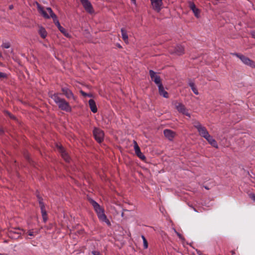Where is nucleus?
Here are the masks:
<instances>
[{
    "label": "nucleus",
    "instance_id": "obj_40",
    "mask_svg": "<svg viewBox=\"0 0 255 255\" xmlns=\"http://www.w3.org/2000/svg\"><path fill=\"white\" fill-rule=\"evenodd\" d=\"M232 255H234L235 254V252L234 251H232L231 252Z\"/></svg>",
    "mask_w": 255,
    "mask_h": 255
},
{
    "label": "nucleus",
    "instance_id": "obj_44",
    "mask_svg": "<svg viewBox=\"0 0 255 255\" xmlns=\"http://www.w3.org/2000/svg\"><path fill=\"white\" fill-rule=\"evenodd\" d=\"M124 212H123L122 213V216L124 217Z\"/></svg>",
    "mask_w": 255,
    "mask_h": 255
},
{
    "label": "nucleus",
    "instance_id": "obj_27",
    "mask_svg": "<svg viewBox=\"0 0 255 255\" xmlns=\"http://www.w3.org/2000/svg\"><path fill=\"white\" fill-rule=\"evenodd\" d=\"M36 196L38 198V203H39V206H40V208L45 207V205H44V202H43L42 198L41 197H40L39 194H37L36 195Z\"/></svg>",
    "mask_w": 255,
    "mask_h": 255
},
{
    "label": "nucleus",
    "instance_id": "obj_31",
    "mask_svg": "<svg viewBox=\"0 0 255 255\" xmlns=\"http://www.w3.org/2000/svg\"><path fill=\"white\" fill-rule=\"evenodd\" d=\"M7 75L3 72H0V79L2 80L3 79H7Z\"/></svg>",
    "mask_w": 255,
    "mask_h": 255
},
{
    "label": "nucleus",
    "instance_id": "obj_10",
    "mask_svg": "<svg viewBox=\"0 0 255 255\" xmlns=\"http://www.w3.org/2000/svg\"><path fill=\"white\" fill-rule=\"evenodd\" d=\"M150 76L151 80L154 82L158 86L160 84H162L161 82L160 77L156 74V73L152 70H150L149 71Z\"/></svg>",
    "mask_w": 255,
    "mask_h": 255
},
{
    "label": "nucleus",
    "instance_id": "obj_5",
    "mask_svg": "<svg viewBox=\"0 0 255 255\" xmlns=\"http://www.w3.org/2000/svg\"><path fill=\"white\" fill-rule=\"evenodd\" d=\"M93 134L95 140L99 143H101L103 141L104 133L101 129L95 128L93 130Z\"/></svg>",
    "mask_w": 255,
    "mask_h": 255
},
{
    "label": "nucleus",
    "instance_id": "obj_9",
    "mask_svg": "<svg viewBox=\"0 0 255 255\" xmlns=\"http://www.w3.org/2000/svg\"><path fill=\"white\" fill-rule=\"evenodd\" d=\"M153 9L157 12H159L162 5V0H150Z\"/></svg>",
    "mask_w": 255,
    "mask_h": 255
},
{
    "label": "nucleus",
    "instance_id": "obj_3",
    "mask_svg": "<svg viewBox=\"0 0 255 255\" xmlns=\"http://www.w3.org/2000/svg\"><path fill=\"white\" fill-rule=\"evenodd\" d=\"M232 54L240 58L245 64L252 68H255V63L249 58L238 53H232Z\"/></svg>",
    "mask_w": 255,
    "mask_h": 255
},
{
    "label": "nucleus",
    "instance_id": "obj_23",
    "mask_svg": "<svg viewBox=\"0 0 255 255\" xmlns=\"http://www.w3.org/2000/svg\"><path fill=\"white\" fill-rule=\"evenodd\" d=\"M41 212L44 222H46L47 220V215L45 207L40 208Z\"/></svg>",
    "mask_w": 255,
    "mask_h": 255
},
{
    "label": "nucleus",
    "instance_id": "obj_12",
    "mask_svg": "<svg viewBox=\"0 0 255 255\" xmlns=\"http://www.w3.org/2000/svg\"><path fill=\"white\" fill-rule=\"evenodd\" d=\"M99 219L102 221L105 222L108 226H111V224L109 220L107 218V216L105 214V210L102 211L97 214Z\"/></svg>",
    "mask_w": 255,
    "mask_h": 255
},
{
    "label": "nucleus",
    "instance_id": "obj_36",
    "mask_svg": "<svg viewBox=\"0 0 255 255\" xmlns=\"http://www.w3.org/2000/svg\"><path fill=\"white\" fill-rule=\"evenodd\" d=\"M177 235L178 236V237L180 238V239H182V236L179 233H178L177 232L175 231Z\"/></svg>",
    "mask_w": 255,
    "mask_h": 255
},
{
    "label": "nucleus",
    "instance_id": "obj_8",
    "mask_svg": "<svg viewBox=\"0 0 255 255\" xmlns=\"http://www.w3.org/2000/svg\"><path fill=\"white\" fill-rule=\"evenodd\" d=\"M170 52L177 55H181L184 53V48L182 46L177 45L174 48H171Z\"/></svg>",
    "mask_w": 255,
    "mask_h": 255
},
{
    "label": "nucleus",
    "instance_id": "obj_48",
    "mask_svg": "<svg viewBox=\"0 0 255 255\" xmlns=\"http://www.w3.org/2000/svg\"><path fill=\"white\" fill-rule=\"evenodd\" d=\"M2 56V54L0 53V57Z\"/></svg>",
    "mask_w": 255,
    "mask_h": 255
},
{
    "label": "nucleus",
    "instance_id": "obj_24",
    "mask_svg": "<svg viewBox=\"0 0 255 255\" xmlns=\"http://www.w3.org/2000/svg\"><path fill=\"white\" fill-rule=\"evenodd\" d=\"M121 33H122V36L123 39L125 42L128 41V34L127 32V30L125 29L122 28L121 29Z\"/></svg>",
    "mask_w": 255,
    "mask_h": 255
},
{
    "label": "nucleus",
    "instance_id": "obj_45",
    "mask_svg": "<svg viewBox=\"0 0 255 255\" xmlns=\"http://www.w3.org/2000/svg\"><path fill=\"white\" fill-rule=\"evenodd\" d=\"M0 132V133H3L4 131H3V130H1Z\"/></svg>",
    "mask_w": 255,
    "mask_h": 255
},
{
    "label": "nucleus",
    "instance_id": "obj_47",
    "mask_svg": "<svg viewBox=\"0 0 255 255\" xmlns=\"http://www.w3.org/2000/svg\"><path fill=\"white\" fill-rule=\"evenodd\" d=\"M87 96L91 97V95L88 94V95H87Z\"/></svg>",
    "mask_w": 255,
    "mask_h": 255
},
{
    "label": "nucleus",
    "instance_id": "obj_37",
    "mask_svg": "<svg viewBox=\"0 0 255 255\" xmlns=\"http://www.w3.org/2000/svg\"><path fill=\"white\" fill-rule=\"evenodd\" d=\"M5 113H6V115H7L9 117L10 116H11V114H10V113L9 112H8V111H6V112H5Z\"/></svg>",
    "mask_w": 255,
    "mask_h": 255
},
{
    "label": "nucleus",
    "instance_id": "obj_6",
    "mask_svg": "<svg viewBox=\"0 0 255 255\" xmlns=\"http://www.w3.org/2000/svg\"><path fill=\"white\" fill-rule=\"evenodd\" d=\"M80 2L87 12L90 14L94 13V10L93 6L89 0H80Z\"/></svg>",
    "mask_w": 255,
    "mask_h": 255
},
{
    "label": "nucleus",
    "instance_id": "obj_4",
    "mask_svg": "<svg viewBox=\"0 0 255 255\" xmlns=\"http://www.w3.org/2000/svg\"><path fill=\"white\" fill-rule=\"evenodd\" d=\"M174 105L176 109L179 113H181L182 114L188 116V117L190 118V114L188 113V110L186 109L185 106L183 104L179 103L177 101H175L174 103Z\"/></svg>",
    "mask_w": 255,
    "mask_h": 255
},
{
    "label": "nucleus",
    "instance_id": "obj_38",
    "mask_svg": "<svg viewBox=\"0 0 255 255\" xmlns=\"http://www.w3.org/2000/svg\"><path fill=\"white\" fill-rule=\"evenodd\" d=\"M10 118L12 119H15V117L12 115V114L11 115V116H9Z\"/></svg>",
    "mask_w": 255,
    "mask_h": 255
},
{
    "label": "nucleus",
    "instance_id": "obj_20",
    "mask_svg": "<svg viewBox=\"0 0 255 255\" xmlns=\"http://www.w3.org/2000/svg\"><path fill=\"white\" fill-rule=\"evenodd\" d=\"M89 105L90 109L93 113H96L97 112V108L96 105V103L93 99H90L89 101Z\"/></svg>",
    "mask_w": 255,
    "mask_h": 255
},
{
    "label": "nucleus",
    "instance_id": "obj_25",
    "mask_svg": "<svg viewBox=\"0 0 255 255\" xmlns=\"http://www.w3.org/2000/svg\"><path fill=\"white\" fill-rule=\"evenodd\" d=\"M9 236L13 238H17L19 237L20 234L16 232L10 231L9 232Z\"/></svg>",
    "mask_w": 255,
    "mask_h": 255
},
{
    "label": "nucleus",
    "instance_id": "obj_49",
    "mask_svg": "<svg viewBox=\"0 0 255 255\" xmlns=\"http://www.w3.org/2000/svg\"><path fill=\"white\" fill-rule=\"evenodd\" d=\"M205 188H206V189H208V187H205Z\"/></svg>",
    "mask_w": 255,
    "mask_h": 255
},
{
    "label": "nucleus",
    "instance_id": "obj_14",
    "mask_svg": "<svg viewBox=\"0 0 255 255\" xmlns=\"http://www.w3.org/2000/svg\"><path fill=\"white\" fill-rule=\"evenodd\" d=\"M89 202L91 203V204L93 206V207L95 212H96L97 214H98L99 213L101 212L102 211L104 210L94 200H93L92 199H89Z\"/></svg>",
    "mask_w": 255,
    "mask_h": 255
},
{
    "label": "nucleus",
    "instance_id": "obj_50",
    "mask_svg": "<svg viewBox=\"0 0 255 255\" xmlns=\"http://www.w3.org/2000/svg\"><path fill=\"white\" fill-rule=\"evenodd\" d=\"M205 188H206V189H208V187H205Z\"/></svg>",
    "mask_w": 255,
    "mask_h": 255
},
{
    "label": "nucleus",
    "instance_id": "obj_33",
    "mask_svg": "<svg viewBox=\"0 0 255 255\" xmlns=\"http://www.w3.org/2000/svg\"><path fill=\"white\" fill-rule=\"evenodd\" d=\"M92 254L93 255H102L100 252L98 251H93L92 252Z\"/></svg>",
    "mask_w": 255,
    "mask_h": 255
},
{
    "label": "nucleus",
    "instance_id": "obj_11",
    "mask_svg": "<svg viewBox=\"0 0 255 255\" xmlns=\"http://www.w3.org/2000/svg\"><path fill=\"white\" fill-rule=\"evenodd\" d=\"M134 149L136 155L142 160H145L146 159L145 156L142 154L140 151V149L136 141L134 140Z\"/></svg>",
    "mask_w": 255,
    "mask_h": 255
},
{
    "label": "nucleus",
    "instance_id": "obj_18",
    "mask_svg": "<svg viewBox=\"0 0 255 255\" xmlns=\"http://www.w3.org/2000/svg\"><path fill=\"white\" fill-rule=\"evenodd\" d=\"M205 138L213 147H216L217 148L218 147L217 141L209 134Z\"/></svg>",
    "mask_w": 255,
    "mask_h": 255
},
{
    "label": "nucleus",
    "instance_id": "obj_13",
    "mask_svg": "<svg viewBox=\"0 0 255 255\" xmlns=\"http://www.w3.org/2000/svg\"><path fill=\"white\" fill-rule=\"evenodd\" d=\"M58 149L60 153L61 154V156L64 159V160L66 162L70 161V157L68 154V153L65 150L64 147L62 146H58Z\"/></svg>",
    "mask_w": 255,
    "mask_h": 255
},
{
    "label": "nucleus",
    "instance_id": "obj_46",
    "mask_svg": "<svg viewBox=\"0 0 255 255\" xmlns=\"http://www.w3.org/2000/svg\"><path fill=\"white\" fill-rule=\"evenodd\" d=\"M128 210H126V209H124L123 210V211H128Z\"/></svg>",
    "mask_w": 255,
    "mask_h": 255
},
{
    "label": "nucleus",
    "instance_id": "obj_19",
    "mask_svg": "<svg viewBox=\"0 0 255 255\" xmlns=\"http://www.w3.org/2000/svg\"><path fill=\"white\" fill-rule=\"evenodd\" d=\"M197 130L199 134L204 138H205L209 134L206 128L203 126Z\"/></svg>",
    "mask_w": 255,
    "mask_h": 255
},
{
    "label": "nucleus",
    "instance_id": "obj_16",
    "mask_svg": "<svg viewBox=\"0 0 255 255\" xmlns=\"http://www.w3.org/2000/svg\"><path fill=\"white\" fill-rule=\"evenodd\" d=\"M163 133L165 136L171 141L173 140L176 135V133L174 131L168 129H164Z\"/></svg>",
    "mask_w": 255,
    "mask_h": 255
},
{
    "label": "nucleus",
    "instance_id": "obj_39",
    "mask_svg": "<svg viewBox=\"0 0 255 255\" xmlns=\"http://www.w3.org/2000/svg\"><path fill=\"white\" fill-rule=\"evenodd\" d=\"M252 33L253 37L255 38V32H252Z\"/></svg>",
    "mask_w": 255,
    "mask_h": 255
},
{
    "label": "nucleus",
    "instance_id": "obj_43",
    "mask_svg": "<svg viewBox=\"0 0 255 255\" xmlns=\"http://www.w3.org/2000/svg\"><path fill=\"white\" fill-rule=\"evenodd\" d=\"M25 157L28 159L29 160V157L28 156V155H25Z\"/></svg>",
    "mask_w": 255,
    "mask_h": 255
},
{
    "label": "nucleus",
    "instance_id": "obj_26",
    "mask_svg": "<svg viewBox=\"0 0 255 255\" xmlns=\"http://www.w3.org/2000/svg\"><path fill=\"white\" fill-rule=\"evenodd\" d=\"M189 85L191 88L193 92H194V93L195 94H196L197 95L199 94L198 90L195 88V84H194V83L190 82V83H189Z\"/></svg>",
    "mask_w": 255,
    "mask_h": 255
},
{
    "label": "nucleus",
    "instance_id": "obj_21",
    "mask_svg": "<svg viewBox=\"0 0 255 255\" xmlns=\"http://www.w3.org/2000/svg\"><path fill=\"white\" fill-rule=\"evenodd\" d=\"M158 87L159 94L163 97L167 98L168 97V94L166 91H165L163 85L160 84Z\"/></svg>",
    "mask_w": 255,
    "mask_h": 255
},
{
    "label": "nucleus",
    "instance_id": "obj_15",
    "mask_svg": "<svg viewBox=\"0 0 255 255\" xmlns=\"http://www.w3.org/2000/svg\"><path fill=\"white\" fill-rule=\"evenodd\" d=\"M61 91L63 92V94L66 97V98L68 99H74V96L72 93V92L68 89L67 87H64L61 88Z\"/></svg>",
    "mask_w": 255,
    "mask_h": 255
},
{
    "label": "nucleus",
    "instance_id": "obj_42",
    "mask_svg": "<svg viewBox=\"0 0 255 255\" xmlns=\"http://www.w3.org/2000/svg\"><path fill=\"white\" fill-rule=\"evenodd\" d=\"M9 8L10 9H12L13 8V5H9Z\"/></svg>",
    "mask_w": 255,
    "mask_h": 255
},
{
    "label": "nucleus",
    "instance_id": "obj_34",
    "mask_svg": "<svg viewBox=\"0 0 255 255\" xmlns=\"http://www.w3.org/2000/svg\"><path fill=\"white\" fill-rule=\"evenodd\" d=\"M250 198L255 202V194L254 193H251L249 195Z\"/></svg>",
    "mask_w": 255,
    "mask_h": 255
},
{
    "label": "nucleus",
    "instance_id": "obj_29",
    "mask_svg": "<svg viewBox=\"0 0 255 255\" xmlns=\"http://www.w3.org/2000/svg\"><path fill=\"white\" fill-rule=\"evenodd\" d=\"M194 127L198 130L202 125L197 121H195L193 123Z\"/></svg>",
    "mask_w": 255,
    "mask_h": 255
},
{
    "label": "nucleus",
    "instance_id": "obj_1",
    "mask_svg": "<svg viewBox=\"0 0 255 255\" xmlns=\"http://www.w3.org/2000/svg\"><path fill=\"white\" fill-rule=\"evenodd\" d=\"M48 95L49 96L53 99L54 102L58 105L59 109L61 110L67 112L71 111L72 109L69 103L64 99L60 98L59 97V94H52V92H49Z\"/></svg>",
    "mask_w": 255,
    "mask_h": 255
},
{
    "label": "nucleus",
    "instance_id": "obj_32",
    "mask_svg": "<svg viewBox=\"0 0 255 255\" xmlns=\"http://www.w3.org/2000/svg\"><path fill=\"white\" fill-rule=\"evenodd\" d=\"M10 46V43L9 42H5L3 43L2 44V47L4 48H8Z\"/></svg>",
    "mask_w": 255,
    "mask_h": 255
},
{
    "label": "nucleus",
    "instance_id": "obj_7",
    "mask_svg": "<svg viewBox=\"0 0 255 255\" xmlns=\"http://www.w3.org/2000/svg\"><path fill=\"white\" fill-rule=\"evenodd\" d=\"M188 3L189 7L191 10H192L195 16L197 18H199L200 16V10L196 7V5L193 2L191 1H188Z\"/></svg>",
    "mask_w": 255,
    "mask_h": 255
},
{
    "label": "nucleus",
    "instance_id": "obj_2",
    "mask_svg": "<svg viewBox=\"0 0 255 255\" xmlns=\"http://www.w3.org/2000/svg\"><path fill=\"white\" fill-rule=\"evenodd\" d=\"M46 10L51 14V18L53 19V22L57 26L59 31L62 33L65 36L68 37L69 36V33L67 30L61 26L60 22L57 18L56 15L53 12L52 9L50 7H47Z\"/></svg>",
    "mask_w": 255,
    "mask_h": 255
},
{
    "label": "nucleus",
    "instance_id": "obj_41",
    "mask_svg": "<svg viewBox=\"0 0 255 255\" xmlns=\"http://www.w3.org/2000/svg\"><path fill=\"white\" fill-rule=\"evenodd\" d=\"M131 1V2L133 3H135L136 2V0H130Z\"/></svg>",
    "mask_w": 255,
    "mask_h": 255
},
{
    "label": "nucleus",
    "instance_id": "obj_35",
    "mask_svg": "<svg viewBox=\"0 0 255 255\" xmlns=\"http://www.w3.org/2000/svg\"><path fill=\"white\" fill-rule=\"evenodd\" d=\"M80 93H81V94L82 95H83L84 96H87V95H88V94H87L86 93L84 92V91H80Z\"/></svg>",
    "mask_w": 255,
    "mask_h": 255
},
{
    "label": "nucleus",
    "instance_id": "obj_22",
    "mask_svg": "<svg viewBox=\"0 0 255 255\" xmlns=\"http://www.w3.org/2000/svg\"><path fill=\"white\" fill-rule=\"evenodd\" d=\"M38 33L42 38H45L47 36V32L45 29L42 26L39 27Z\"/></svg>",
    "mask_w": 255,
    "mask_h": 255
},
{
    "label": "nucleus",
    "instance_id": "obj_17",
    "mask_svg": "<svg viewBox=\"0 0 255 255\" xmlns=\"http://www.w3.org/2000/svg\"><path fill=\"white\" fill-rule=\"evenodd\" d=\"M37 8L39 12L46 19L51 18V14L47 13V11L44 9V8L37 3Z\"/></svg>",
    "mask_w": 255,
    "mask_h": 255
},
{
    "label": "nucleus",
    "instance_id": "obj_28",
    "mask_svg": "<svg viewBox=\"0 0 255 255\" xmlns=\"http://www.w3.org/2000/svg\"><path fill=\"white\" fill-rule=\"evenodd\" d=\"M141 238L143 240L144 249H146L148 248V242L143 235L141 236Z\"/></svg>",
    "mask_w": 255,
    "mask_h": 255
},
{
    "label": "nucleus",
    "instance_id": "obj_30",
    "mask_svg": "<svg viewBox=\"0 0 255 255\" xmlns=\"http://www.w3.org/2000/svg\"><path fill=\"white\" fill-rule=\"evenodd\" d=\"M27 234L30 236H35L38 234V232L37 231H33V230H29L27 232Z\"/></svg>",
    "mask_w": 255,
    "mask_h": 255
}]
</instances>
